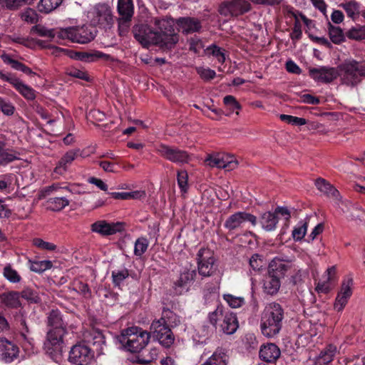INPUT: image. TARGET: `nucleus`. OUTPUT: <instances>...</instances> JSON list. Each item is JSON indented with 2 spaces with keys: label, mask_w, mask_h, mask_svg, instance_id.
Instances as JSON below:
<instances>
[{
  "label": "nucleus",
  "mask_w": 365,
  "mask_h": 365,
  "mask_svg": "<svg viewBox=\"0 0 365 365\" xmlns=\"http://www.w3.org/2000/svg\"><path fill=\"white\" fill-rule=\"evenodd\" d=\"M179 317L168 308L164 307L161 317L153 321L150 331L153 336L165 348H170L175 341L172 329L180 324Z\"/></svg>",
  "instance_id": "f03ea898"
},
{
  "label": "nucleus",
  "mask_w": 365,
  "mask_h": 365,
  "mask_svg": "<svg viewBox=\"0 0 365 365\" xmlns=\"http://www.w3.org/2000/svg\"><path fill=\"white\" fill-rule=\"evenodd\" d=\"M188 43L190 51H193L196 54H199L200 51L204 48L202 41L197 36L191 38L188 41Z\"/></svg>",
  "instance_id": "4d7b16f0"
},
{
  "label": "nucleus",
  "mask_w": 365,
  "mask_h": 365,
  "mask_svg": "<svg viewBox=\"0 0 365 365\" xmlns=\"http://www.w3.org/2000/svg\"><path fill=\"white\" fill-rule=\"evenodd\" d=\"M47 326L51 327L48 332L61 335L67 334L68 322L66 321L64 315L58 309H53L48 312Z\"/></svg>",
  "instance_id": "dca6fc26"
},
{
  "label": "nucleus",
  "mask_w": 365,
  "mask_h": 365,
  "mask_svg": "<svg viewBox=\"0 0 365 365\" xmlns=\"http://www.w3.org/2000/svg\"><path fill=\"white\" fill-rule=\"evenodd\" d=\"M155 29L146 24L135 25L133 28V36L143 47L158 46L163 49H171L179 41L172 18L155 19Z\"/></svg>",
  "instance_id": "f257e3e1"
},
{
  "label": "nucleus",
  "mask_w": 365,
  "mask_h": 365,
  "mask_svg": "<svg viewBox=\"0 0 365 365\" xmlns=\"http://www.w3.org/2000/svg\"><path fill=\"white\" fill-rule=\"evenodd\" d=\"M224 51V49L216 46L215 44H212L205 50V52L207 55L213 56L221 64H223L225 61V54Z\"/></svg>",
  "instance_id": "de8ad7c7"
},
{
  "label": "nucleus",
  "mask_w": 365,
  "mask_h": 365,
  "mask_svg": "<svg viewBox=\"0 0 365 365\" xmlns=\"http://www.w3.org/2000/svg\"><path fill=\"white\" fill-rule=\"evenodd\" d=\"M346 12L347 16L353 21L359 19L361 14V5L356 1H349L339 5Z\"/></svg>",
  "instance_id": "c9c22d12"
},
{
  "label": "nucleus",
  "mask_w": 365,
  "mask_h": 365,
  "mask_svg": "<svg viewBox=\"0 0 365 365\" xmlns=\"http://www.w3.org/2000/svg\"><path fill=\"white\" fill-rule=\"evenodd\" d=\"M213 252L207 248L202 247L197 253V264L199 274L202 277H210L213 274L215 258Z\"/></svg>",
  "instance_id": "2eb2a0df"
},
{
  "label": "nucleus",
  "mask_w": 365,
  "mask_h": 365,
  "mask_svg": "<svg viewBox=\"0 0 365 365\" xmlns=\"http://www.w3.org/2000/svg\"><path fill=\"white\" fill-rule=\"evenodd\" d=\"M225 6L232 16H238L250 10V4L246 0H231L225 1Z\"/></svg>",
  "instance_id": "a878e982"
},
{
  "label": "nucleus",
  "mask_w": 365,
  "mask_h": 365,
  "mask_svg": "<svg viewBox=\"0 0 365 365\" xmlns=\"http://www.w3.org/2000/svg\"><path fill=\"white\" fill-rule=\"evenodd\" d=\"M336 269L334 266L329 267L327 270V274L324 276L326 277V279L323 282H319L316 285V291L318 293H324L327 294L329 293L334 283L336 282Z\"/></svg>",
  "instance_id": "393cba45"
},
{
  "label": "nucleus",
  "mask_w": 365,
  "mask_h": 365,
  "mask_svg": "<svg viewBox=\"0 0 365 365\" xmlns=\"http://www.w3.org/2000/svg\"><path fill=\"white\" fill-rule=\"evenodd\" d=\"M1 58L5 63L10 65L11 67L16 71H21L29 76H34L36 75V73L29 67L26 66L24 63L14 59L9 55L4 54L1 56Z\"/></svg>",
  "instance_id": "72a5a7b5"
},
{
  "label": "nucleus",
  "mask_w": 365,
  "mask_h": 365,
  "mask_svg": "<svg viewBox=\"0 0 365 365\" xmlns=\"http://www.w3.org/2000/svg\"><path fill=\"white\" fill-rule=\"evenodd\" d=\"M279 118L281 120L292 125H304L307 123L305 118L290 115L281 114Z\"/></svg>",
  "instance_id": "864d4df0"
},
{
  "label": "nucleus",
  "mask_w": 365,
  "mask_h": 365,
  "mask_svg": "<svg viewBox=\"0 0 365 365\" xmlns=\"http://www.w3.org/2000/svg\"><path fill=\"white\" fill-rule=\"evenodd\" d=\"M150 332L140 327H131L123 329L116 339L121 347L130 353L140 352L150 341Z\"/></svg>",
  "instance_id": "20e7f679"
},
{
  "label": "nucleus",
  "mask_w": 365,
  "mask_h": 365,
  "mask_svg": "<svg viewBox=\"0 0 365 365\" xmlns=\"http://www.w3.org/2000/svg\"><path fill=\"white\" fill-rule=\"evenodd\" d=\"M19 349L14 342L6 338L0 339V360L11 363L19 356Z\"/></svg>",
  "instance_id": "aec40b11"
},
{
  "label": "nucleus",
  "mask_w": 365,
  "mask_h": 365,
  "mask_svg": "<svg viewBox=\"0 0 365 365\" xmlns=\"http://www.w3.org/2000/svg\"><path fill=\"white\" fill-rule=\"evenodd\" d=\"M1 108H0L1 111L4 115L10 116L14 113V111H15L14 106L11 102H9V101H6L3 98H2V102L1 103Z\"/></svg>",
  "instance_id": "69168bd1"
},
{
  "label": "nucleus",
  "mask_w": 365,
  "mask_h": 365,
  "mask_svg": "<svg viewBox=\"0 0 365 365\" xmlns=\"http://www.w3.org/2000/svg\"><path fill=\"white\" fill-rule=\"evenodd\" d=\"M125 227V224L122 222H108L106 220H98L91 225V230L102 236H109L123 232Z\"/></svg>",
  "instance_id": "f3484780"
},
{
  "label": "nucleus",
  "mask_w": 365,
  "mask_h": 365,
  "mask_svg": "<svg viewBox=\"0 0 365 365\" xmlns=\"http://www.w3.org/2000/svg\"><path fill=\"white\" fill-rule=\"evenodd\" d=\"M197 73L204 81H210L215 78L216 73L210 68H204L202 67L197 68Z\"/></svg>",
  "instance_id": "e2e57ef3"
},
{
  "label": "nucleus",
  "mask_w": 365,
  "mask_h": 365,
  "mask_svg": "<svg viewBox=\"0 0 365 365\" xmlns=\"http://www.w3.org/2000/svg\"><path fill=\"white\" fill-rule=\"evenodd\" d=\"M3 276L12 284L19 283L21 280V275L18 273V272L14 269L11 264H7L4 267L3 269Z\"/></svg>",
  "instance_id": "a18cd8bd"
},
{
  "label": "nucleus",
  "mask_w": 365,
  "mask_h": 365,
  "mask_svg": "<svg viewBox=\"0 0 365 365\" xmlns=\"http://www.w3.org/2000/svg\"><path fill=\"white\" fill-rule=\"evenodd\" d=\"M280 286L281 281L268 274L263 280L262 289L265 294L272 296L278 292Z\"/></svg>",
  "instance_id": "f704fd0d"
},
{
  "label": "nucleus",
  "mask_w": 365,
  "mask_h": 365,
  "mask_svg": "<svg viewBox=\"0 0 365 365\" xmlns=\"http://www.w3.org/2000/svg\"><path fill=\"white\" fill-rule=\"evenodd\" d=\"M148 246L149 242L146 237H138L135 242L134 255L138 257H141L142 255L147 251Z\"/></svg>",
  "instance_id": "8fccbe9b"
},
{
  "label": "nucleus",
  "mask_w": 365,
  "mask_h": 365,
  "mask_svg": "<svg viewBox=\"0 0 365 365\" xmlns=\"http://www.w3.org/2000/svg\"><path fill=\"white\" fill-rule=\"evenodd\" d=\"M281 352L279 347L273 343H269L261 346L259 358L264 361L274 364L280 356Z\"/></svg>",
  "instance_id": "5701e85b"
},
{
  "label": "nucleus",
  "mask_w": 365,
  "mask_h": 365,
  "mask_svg": "<svg viewBox=\"0 0 365 365\" xmlns=\"http://www.w3.org/2000/svg\"><path fill=\"white\" fill-rule=\"evenodd\" d=\"M209 321L215 329L220 327V331L226 334H234L239 327L236 314L226 311L222 305L220 304L216 309L209 314Z\"/></svg>",
  "instance_id": "423d86ee"
},
{
  "label": "nucleus",
  "mask_w": 365,
  "mask_h": 365,
  "mask_svg": "<svg viewBox=\"0 0 365 365\" xmlns=\"http://www.w3.org/2000/svg\"><path fill=\"white\" fill-rule=\"evenodd\" d=\"M328 33L331 41L334 44H341L346 41V34L339 26L328 23Z\"/></svg>",
  "instance_id": "58836bf2"
},
{
  "label": "nucleus",
  "mask_w": 365,
  "mask_h": 365,
  "mask_svg": "<svg viewBox=\"0 0 365 365\" xmlns=\"http://www.w3.org/2000/svg\"><path fill=\"white\" fill-rule=\"evenodd\" d=\"M176 24L178 26V30L185 34L197 32L201 29L200 21L191 17L180 18Z\"/></svg>",
  "instance_id": "bb28decb"
},
{
  "label": "nucleus",
  "mask_w": 365,
  "mask_h": 365,
  "mask_svg": "<svg viewBox=\"0 0 365 365\" xmlns=\"http://www.w3.org/2000/svg\"><path fill=\"white\" fill-rule=\"evenodd\" d=\"M158 351L157 349H151L150 350L143 349L140 352L135 353L132 358V361L141 365H150L156 359Z\"/></svg>",
  "instance_id": "cd10ccee"
},
{
  "label": "nucleus",
  "mask_w": 365,
  "mask_h": 365,
  "mask_svg": "<svg viewBox=\"0 0 365 365\" xmlns=\"http://www.w3.org/2000/svg\"><path fill=\"white\" fill-rule=\"evenodd\" d=\"M78 156L84 157L83 155V150L79 148L67 151L59 160L54 169V172L57 174L63 175L66 171L68 166Z\"/></svg>",
  "instance_id": "4be33fe9"
},
{
  "label": "nucleus",
  "mask_w": 365,
  "mask_h": 365,
  "mask_svg": "<svg viewBox=\"0 0 365 365\" xmlns=\"http://www.w3.org/2000/svg\"><path fill=\"white\" fill-rule=\"evenodd\" d=\"M155 150L163 158L175 164H187L192 160V155L187 151L163 143L156 144Z\"/></svg>",
  "instance_id": "9d476101"
},
{
  "label": "nucleus",
  "mask_w": 365,
  "mask_h": 365,
  "mask_svg": "<svg viewBox=\"0 0 365 365\" xmlns=\"http://www.w3.org/2000/svg\"><path fill=\"white\" fill-rule=\"evenodd\" d=\"M349 298H347L344 296H342L339 294H337V296L335 299V302L334 304V308L338 312H342L346 304L348 303Z\"/></svg>",
  "instance_id": "338daca9"
},
{
  "label": "nucleus",
  "mask_w": 365,
  "mask_h": 365,
  "mask_svg": "<svg viewBox=\"0 0 365 365\" xmlns=\"http://www.w3.org/2000/svg\"><path fill=\"white\" fill-rule=\"evenodd\" d=\"M63 2V0H40L37 9L42 14H49L56 10Z\"/></svg>",
  "instance_id": "ea45409f"
},
{
  "label": "nucleus",
  "mask_w": 365,
  "mask_h": 365,
  "mask_svg": "<svg viewBox=\"0 0 365 365\" xmlns=\"http://www.w3.org/2000/svg\"><path fill=\"white\" fill-rule=\"evenodd\" d=\"M129 276L133 277L127 268L113 270L111 272L112 283L115 287L120 288L123 281Z\"/></svg>",
  "instance_id": "a19ab883"
},
{
  "label": "nucleus",
  "mask_w": 365,
  "mask_h": 365,
  "mask_svg": "<svg viewBox=\"0 0 365 365\" xmlns=\"http://www.w3.org/2000/svg\"><path fill=\"white\" fill-rule=\"evenodd\" d=\"M19 159L18 152L9 145L6 137L0 133V167H6Z\"/></svg>",
  "instance_id": "6ab92c4d"
},
{
  "label": "nucleus",
  "mask_w": 365,
  "mask_h": 365,
  "mask_svg": "<svg viewBox=\"0 0 365 365\" xmlns=\"http://www.w3.org/2000/svg\"><path fill=\"white\" fill-rule=\"evenodd\" d=\"M309 76L315 81L324 83H329L339 76L337 68L334 67L321 66L319 68H311L309 70Z\"/></svg>",
  "instance_id": "a211bd4d"
},
{
  "label": "nucleus",
  "mask_w": 365,
  "mask_h": 365,
  "mask_svg": "<svg viewBox=\"0 0 365 365\" xmlns=\"http://www.w3.org/2000/svg\"><path fill=\"white\" fill-rule=\"evenodd\" d=\"M94 358V351L84 342L73 345L68 355V361L76 365H88Z\"/></svg>",
  "instance_id": "4468645a"
},
{
  "label": "nucleus",
  "mask_w": 365,
  "mask_h": 365,
  "mask_svg": "<svg viewBox=\"0 0 365 365\" xmlns=\"http://www.w3.org/2000/svg\"><path fill=\"white\" fill-rule=\"evenodd\" d=\"M284 318V312L279 304L277 302L268 304L261 315L262 334L267 338L277 336L282 328Z\"/></svg>",
  "instance_id": "7ed1b4c3"
},
{
  "label": "nucleus",
  "mask_w": 365,
  "mask_h": 365,
  "mask_svg": "<svg viewBox=\"0 0 365 365\" xmlns=\"http://www.w3.org/2000/svg\"><path fill=\"white\" fill-rule=\"evenodd\" d=\"M132 18L119 17L118 19L119 35L123 36L128 32Z\"/></svg>",
  "instance_id": "13d9d810"
},
{
  "label": "nucleus",
  "mask_w": 365,
  "mask_h": 365,
  "mask_svg": "<svg viewBox=\"0 0 365 365\" xmlns=\"http://www.w3.org/2000/svg\"><path fill=\"white\" fill-rule=\"evenodd\" d=\"M223 103L229 110L227 115H230L235 111L236 115H239V110L242 109V106L237 101L236 98L232 95L225 96L223 98Z\"/></svg>",
  "instance_id": "37998d69"
},
{
  "label": "nucleus",
  "mask_w": 365,
  "mask_h": 365,
  "mask_svg": "<svg viewBox=\"0 0 365 365\" xmlns=\"http://www.w3.org/2000/svg\"><path fill=\"white\" fill-rule=\"evenodd\" d=\"M66 74L69 76L81 79L87 82H91L92 81L91 78L86 71L81 70L75 67L67 68Z\"/></svg>",
  "instance_id": "3c124183"
},
{
  "label": "nucleus",
  "mask_w": 365,
  "mask_h": 365,
  "mask_svg": "<svg viewBox=\"0 0 365 365\" xmlns=\"http://www.w3.org/2000/svg\"><path fill=\"white\" fill-rule=\"evenodd\" d=\"M346 36L351 40L358 41L365 40V25H356L352 27L346 33Z\"/></svg>",
  "instance_id": "c03bdc74"
},
{
  "label": "nucleus",
  "mask_w": 365,
  "mask_h": 365,
  "mask_svg": "<svg viewBox=\"0 0 365 365\" xmlns=\"http://www.w3.org/2000/svg\"><path fill=\"white\" fill-rule=\"evenodd\" d=\"M1 300L9 308H18L21 306L20 293L16 291H10L1 294Z\"/></svg>",
  "instance_id": "e433bc0d"
},
{
  "label": "nucleus",
  "mask_w": 365,
  "mask_h": 365,
  "mask_svg": "<svg viewBox=\"0 0 365 365\" xmlns=\"http://www.w3.org/2000/svg\"><path fill=\"white\" fill-rule=\"evenodd\" d=\"M93 338V345L96 346L97 350H101L102 346L106 344L105 336L102 331L99 330H93L91 334Z\"/></svg>",
  "instance_id": "6e6d98bb"
},
{
  "label": "nucleus",
  "mask_w": 365,
  "mask_h": 365,
  "mask_svg": "<svg viewBox=\"0 0 365 365\" xmlns=\"http://www.w3.org/2000/svg\"><path fill=\"white\" fill-rule=\"evenodd\" d=\"M10 84L26 100L33 101L36 98V91L19 78L14 76Z\"/></svg>",
  "instance_id": "c756f323"
},
{
  "label": "nucleus",
  "mask_w": 365,
  "mask_h": 365,
  "mask_svg": "<svg viewBox=\"0 0 365 365\" xmlns=\"http://www.w3.org/2000/svg\"><path fill=\"white\" fill-rule=\"evenodd\" d=\"M315 185L320 192H323L329 197L337 200L339 197V192L328 181L323 178H317L315 181Z\"/></svg>",
  "instance_id": "2f4dec72"
},
{
  "label": "nucleus",
  "mask_w": 365,
  "mask_h": 365,
  "mask_svg": "<svg viewBox=\"0 0 365 365\" xmlns=\"http://www.w3.org/2000/svg\"><path fill=\"white\" fill-rule=\"evenodd\" d=\"M278 221V217L272 212H265L259 217V223L267 232L274 231L277 227Z\"/></svg>",
  "instance_id": "473e14b6"
},
{
  "label": "nucleus",
  "mask_w": 365,
  "mask_h": 365,
  "mask_svg": "<svg viewBox=\"0 0 365 365\" xmlns=\"http://www.w3.org/2000/svg\"><path fill=\"white\" fill-rule=\"evenodd\" d=\"M308 227L307 221H299L292 230V237L294 241H301L305 236Z\"/></svg>",
  "instance_id": "49530a36"
},
{
  "label": "nucleus",
  "mask_w": 365,
  "mask_h": 365,
  "mask_svg": "<svg viewBox=\"0 0 365 365\" xmlns=\"http://www.w3.org/2000/svg\"><path fill=\"white\" fill-rule=\"evenodd\" d=\"M224 163L223 156L221 153L209 154L205 159V163L212 168H222V167H226L227 165Z\"/></svg>",
  "instance_id": "09e8293b"
},
{
  "label": "nucleus",
  "mask_w": 365,
  "mask_h": 365,
  "mask_svg": "<svg viewBox=\"0 0 365 365\" xmlns=\"http://www.w3.org/2000/svg\"><path fill=\"white\" fill-rule=\"evenodd\" d=\"M34 0H0L6 9L9 10H16L26 4H31Z\"/></svg>",
  "instance_id": "603ef678"
},
{
  "label": "nucleus",
  "mask_w": 365,
  "mask_h": 365,
  "mask_svg": "<svg viewBox=\"0 0 365 365\" xmlns=\"http://www.w3.org/2000/svg\"><path fill=\"white\" fill-rule=\"evenodd\" d=\"M292 267L290 260H284L279 257H274L269 263L268 267V274L271 276L276 277L281 281L284 278L287 271Z\"/></svg>",
  "instance_id": "412c9836"
},
{
  "label": "nucleus",
  "mask_w": 365,
  "mask_h": 365,
  "mask_svg": "<svg viewBox=\"0 0 365 365\" xmlns=\"http://www.w3.org/2000/svg\"><path fill=\"white\" fill-rule=\"evenodd\" d=\"M197 272L195 269L183 267L170 284V293L173 296H180L190 291L195 280Z\"/></svg>",
  "instance_id": "1a4fd4ad"
},
{
  "label": "nucleus",
  "mask_w": 365,
  "mask_h": 365,
  "mask_svg": "<svg viewBox=\"0 0 365 365\" xmlns=\"http://www.w3.org/2000/svg\"><path fill=\"white\" fill-rule=\"evenodd\" d=\"M91 25L100 28H110L114 22L113 15L110 7L106 4L96 5L90 13Z\"/></svg>",
  "instance_id": "9b49d317"
},
{
  "label": "nucleus",
  "mask_w": 365,
  "mask_h": 365,
  "mask_svg": "<svg viewBox=\"0 0 365 365\" xmlns=\"http://www.w3.org/2000/svg\"><path fill=\"white\" fill-rule=\"evenodd\" d=\"M21 297L31 303L37 302L38 297L36 295V293L31 289H29V288L24 289L20 293V297Z\"/></svg>",
  "instance_id": "774afa93"
},
{
  "label": "nucleus",
  "mask_w": 365,
  "mask_h": 365,
  "mask_svg": "<svg viewBox=\"0 0 365 365\" xmlns=\"http://www.w3.org/2000/svg\"><path fill=\"white\" fill-rule=\"evenodd\" d=\"M73 190L69 186H61L58 183H53L51 185L43 187L38 193L39 199H44L53 194V197H49L46 201L47 209L54 212L62 210L70 204L71 195Z\"/></svg>",
  "instance_id": "39448f33"
},
{
  "label": "nucleus",
  "mask_w": 365,
  "mask_h": 365,
  "mask_svg": "<svg viewBox=\"0 0 365 365\" xmlns=\"http://www.w3.org/2000/svg\"><path fill=\"white\" fill-rule=\"evenodd\" d=\"M249 222L252 226L257 223V217L247 212H236L230 215L224 222V227L228 230L229 233L235 232L244 227L245 222Z\"/></svg>",
  "instance_id": "ddd939ff"
},
{
  "label": "nucleus",
  "mask_w": 365,
  "mask_h": 365,
  "mask_svg": "<svg viewBox=\"0 0 365 365\" xmlns=\"http://www.w3.org/2000/svg\"><path fill=\"white\" fill-rule=\"evenodd\" d=\"M65 335L56 334L52 332H47L46 339L43 344V349L47 356L53 361L58 362L61 361L64 346L63 336Z\"/></svg>",
  "instance_id": "f8f14e48"
},
{
  "label": "nucleus",
  "mask_w": 365,
  "mask_h": 365,
  "mask_svg": "<svg viewBox=\"0 0 365 365\" xmlns=\"http://www.w3.org/2000/svg\"><path fill=\"white\" fill-rule=\"evenodd\" d=\"M353 284V279L352 278H348L346 279H344L342 282L341 286V290L338 293L342 296H344L347 298H350L352 295V289L351 286Z\"/></svg>",
  "instance_id": "bf43d9fd"
},
{
  "label": "nucleus",
  "mask_w": 365,
  "mask_h": 365,
  "mask_svg": "<svg viewBox=\"0 0 365 365\" xmlns=\"http://www.w3.org/2000/svg\"><path fill=\"white\" fill-rule=\"evenodd\" d=\"M117 11L119 17L133 18L134 14L133 0H118Z\"/></svg>",
  "instance_id": "4c0bfd02"
},
{
  "label": "nucleus",
  "mask_w": 365,
  "mask_h": 365,
  "mask_svg": "<svg viewBox=\"0 0 365 365\" xmlns=\"http://www.w3.org/2000/svg\"><path fill=\"white\" fill-rule=\"evenodd\" d=\"M287 15L294 19V23L292 29V33L289 34L290 38L293 41H299L302 37V25L301 23L300 16H304V14L294 8H291L287 11Z\"/></svg>",
  "instance_id": "b1692460"
},
{
  "label": "nucleus",
  "mask_w": 365,
  "mask_h": 365,
  "mask_svg": "<svg viewBox=\"0 0 365 365\" xmlns=\"http://www.w3.org/2000/svg\"><path fill=\"white\" fill-rule=\"evenodd\" d=\"M177 180L178 186L182 192H185L187 190L188 174L185 170H178L177 173Z\"/></svg>",
  "instance_id": "5fc2aeb1"
},
{
  "label": "nucleus",
  "mask_w": 365,
  "mask_h": 365,
  "mask_svg": "<svg viewBox=\"0 0 365 365\" xmlns=\"http://www.w3.org/2000/svg\"><path fill=\"white\" fill-rule=\"evenodd\" d=\"M224 299L227 302L232 308L240 307L245 302L242 297H235L232 294H227L224 295Z\"/></svg>",
  "instance_id": "052dcab7"
},
{
  "label": "nucleus",
  "mask_w": 365,
  "mask_h": 365,
  "mask_svg": "<svg viewBox=\"0 0 365 365\" xmlns=\"http://www.w3.org/2000/svg\"><path fill=\"white\" fill-rule=\"evenodd\" d=\"M340 71L343 84L355 86L361 81V77H365V62H359L354 59L346 60L338 68Z\"/></svg>",
  "instance_id": "6e6552de"
},
{
  "label": "nucleus",
  "mask_w": 365,
  "mask_h": 365,
  "mask_svg": "<svg viewBox=\"0 0 365 365\" xmlns=\"http://www.w3.org/2000/svg\"><path fill=\"white\" fill-rule=\"evenodd\" d=\"M336 346L334 344H328L321 351L319 356L314 359V365H329L333 361L336 353Z\"/></svg>",
  "instance_id": "c85d7f7f"
},
{
  "label": "nucleus",
  "mask_w": 365,
  "mask_h": 365,
  "mask_svg": "<svg viewBox=\"0 0 365 365\" xmlns=\"http://www.w3.org/2000/svg\"><path fill=\"white\" fill-rule=\"evenodd\" d=\"M97 34L96 29L91 24L60 29L58 38L71 42L86 44L93 41Z\"/></svg>",
  "instance_id": "0eeeda50"
},
{
  "label": "nucleus",
  "mask_w": 365,
  "mask_h": 365,
  "mask_svg": "<svg viewBox=\"0 0 365 365\" xmlns=\"http://www.w3.org/2000/svg\"><path fill=\"white\" fill-rule=\"evenodd\" d=\"M21 19L29 23L34 24L37 22L38 18L35 10L32 9H27L21 14Z\"/></svg>",
  "instance_id": "0e129e2a"
},
{
  "label": "nucleus",
  "mask_w": 365,
  "mask_h": 365,
  "mask_svg": "<svg viewBox=\"0 0 365 365\" xmlns=\"http://www.w3.org/2000/svg\"><path fill=\"white\" fill-rule=\"evenodd\" d=\"M14 175L6 173L0 175V191L4 192L9 188L12 184Z\"/></svg>",
  "instance_id": "680f3d73"
},
{
  "label": "nucleus",
  "mask_w": 365,
  "mask_h": 365,
  "mask_svg": "<svg viewBox=\"0 0 365 365\" xmlns=\"http://www.w3.org/2000/svg\"><path fill=\"white\" fill-rule=\"evenodd\" d=\"M106 55L103 52L95 51L93 52L86 51H72L70 57L75 60L84 61V62H93L98 58H102Z\"/></svg>",
  "instance_id": "7c9ffc66"
},
{
  "label": "nucleus",
  "mask_w": 365,
  "mask_h": 365,
  "mask_svg": "<svg viewBox=\"0 0 365 365\" xmlns=\"http://www.w3.org/2000/svg\"><path fill=\"white\" fill-rule=\"evenodd\" d=\"M29 269L36 273H42L46 270L51 269L53 263L50 260H29Z\"/></svg>",
  "instance_id": "79ce46f5"
}]
</instances>
